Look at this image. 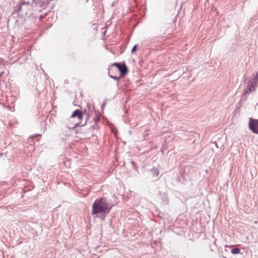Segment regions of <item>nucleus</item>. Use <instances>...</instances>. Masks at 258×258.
<instances>
[{
  "mask_svg": "<svg viewBox=\"0 0 258 258\" xmlns=\"http://www.w3.org/2000/svg\"><path fill=\"white\" fill-rule=\"evenodd\" d=\"M111 209L104 198L96 199L92 205V215L100 213H108Z\"/></svg>",
  "mask_w": 258,
  "mask_h": 258,
  "instance_id": "obj_1",
  "label": "nucleus"
},
{
  "mask_svg": "<svg viewBox=\"0 0 258 258\" xmlns=\"http://www.w3.org/2000/svg\"><path fill=\"white\" fill-rule=\"evenodd\" d=\"M114 66H115L117 69V71H119L120 78L125 76L128 73V69L125 65V63H117L115 62L113 63Z\"/></svg>",
  "mask_w": 258,
  "mask_h": 258,
  "instance_id": "obj_2",
  "label": "nucleus"
},
{
  "mask_svg": "<svg viewBox=\"0 0 258 258\" xmlns=\"http://www.w3.org/2000/svg\"><path fill=\"white\" fill-rule=\"evenodd\" d=\"M248 126L249 129L254 134H258V119L251 117L249 118Z\"/></svg>",
  "mask_w": 258,
  "mask_h": 258,
  "instance_id": "obj_3",
  "label": "nucleus"
},
{
  "mask_svg": "<svg viewBox=\"0 0 258 258\" xmlns=\"http://www.w3.org/2000/svg\"><path fill=\"white\" fill-rule=\"evenodd\" d=\"M83 113L82 111L79 109L76 110L70 118V120L73 119L75 117H77L78 121L74 123V126L79 125L80 123V121L83 118Z\"/></svg>",
  "mask_w": 258,
  "mask_h": 258,
  "instance_id": "obj_4",
  "label": "nucleus"
},
{
  "mask_svg": "<svg viewBox=\"0 0 258 258\" xmlns=\"http://www.w3.org/2000/svg\"><path fill=\"white\" fill-rule=\"evenodd\" d=\"M108 74L111 78L115 80H118L120 78V77L117 76L119 74L117 69L113 64L109 68Z\"/></svg>",
  "mask_w": 258,
  "mask_h": 258,
  "instance_id": "obj_5",
  "label": "nucleus"
},
{
  "mask_svg": "<svg viewBox=\"0 0 258 258\" xmlns=\"http://www.w3.org/2000/svg\"><path fill=\"white\" fill-rule=\"evenodd\" d=\"M255 90V86L253 83H249L246 88L244 89V93L245 94L249 93L250 92L254 91Z\"/></svg>",
  "mask_w": 258,
  "mask_h": 258,
  "instance_id": "obj_6",
  "label": "nucleus"
},
{
  "mask_svg": "<svg viewBox=\"0 0 258 258\" xmlns=\"http://www.w3.org/2000/svg\"><path fill=\"white\" fill-rule=\"evenodd\" d=\"M240 252V249L238 248H235L231 250V252L233 254H239Z\"/></svg>",
  "mask_w": 258,
  "mask_h": 258,
  "instance_id": "obj_7",
  "label": "nucleus"
},
{
  "mask_svg": "<svg viewBox=\"0 0 258 258\" xmlns=\"http://www.w3.org/2000/svg\"><path fill=\"white\" fill-rule=\"evenodd\" d=\"M136 49H137V46L136 45H135L133 48H132V52H134L136 50Z\"/></svg>",
  "mask_w": 258,
  "mask_h": 258,
  "instance_id": "obj_8",
  "label": "nucleus"
},
{
  "mask_svg": "<svg viewBox=\"0 0 258 258\" xmlns=\"http://www.w3.org/2000/svg\"><path fill=\"white\" fill-rule=\"evenodd\" d=\"M34 137H32V138H30L29 139H28V141L29 142L30 140H32V139Z\"/></svg>",
  "mask_w": 258,
  "mask_h": 258,
  "instance_id": "obj_9",
  "label": "nucleus"
},
{
  "mask_svg": "<svg viewBox=\"0 0 258 258\" xmlns=\"http://www.w3.org/2000/svg\"><path fill=\"white\" fill-rule=\"evenodd\" d=\"M256 77H258V72H257V74H256Z\"/></svg>",
  "mask_w": 258,
  "mask_h": 258,
  "instance_id": "obj_10",
  "label": "nucleus"
}]
</instances>
